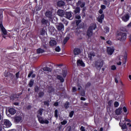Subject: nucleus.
<instances>
[{
  "label": "nucleus",
  "instance_id": "34",
  "mask_svg": "<svg viewBox=\"0 0 131 131\" xmlns=\"http://www.w3.org/2000/svg\"><path fill=\"white\" fill-rule=\"evenodd\" d=\"M34 81L32 80H31L29 83V85L30 88H32V85H33V83H34Z\"/></svg>",
  "mask_w": 131,
  "mask_h": 131
},
{
  "label": "nucleus",
  "instance_id": "41",
  "mask_svg": "<svg viewBox=\"0 0 131 131\" xmlns=\"http://www.w3.org/2000/svg\"><path fill=\"white\" fill-rule=\"evenodd\" d=\"M33 74V71L30 72L28 75V77H29V78L31 77V76H32Z\"/></svg>",
  "mask_w": 131,
  "mask_h": 131
},
{
  "label": "nucleus",
  "instance_id": "5",
  "mask_svg": "<svg viewBox=\"0 0 131 131\" xmlns=\"http://www.w3.org/2000/svg\"><path fill=\"white\" fill-rule=\"evenodd\" d=\"M3 122L4 127H11L12 126V123L8 119L4 120Z\"/></svg>",
  "mask_w": 131,
  "mask_h": 131
},
{
  "label": "nucleus",
  "instance_id": "9",
  "mask_svg": "<svg viewBox=\"0 0 131 131\" xmlns=\"http://www.w3.org/2000/svg\"><path fill=\"white\" fill-rule=\"evenodd\" d=\"M76 6L77 7H79L80 8H84V6H85V3L81 1H78V2L76 3Z\"/></svg>",
  "mask_w": 131,
  "mask_h": 131
},
{
  "label": "nucleus",
  "instance_id": "38",
  "mask_svg": "<svg viewBox=\"0 0 131 131\" xmlns=\"http://www.w3.org/2000/svg\"><path fill=\"white\" fill-rule=\"evenodd\" d=\"M104 32L105 33H108V32H109V28L108 27H105L104 29Z\"/></svg>",
  "mask_w": 131,
  "mask_h": 131
},
{
  "label": "nucleus",
  "instance_id": "29",
  "mask_svg": "<svg viewBox=\"0 0 131 131\" xmlns=\"http://www.w3.org/2000/svg\"><path fill=\"white\" fill-rule=\"evenodd\" d=\"M43 71H48V72H51L52 71V70L51 68H48L47 67H45L43 68Z\"/></svg>",
  "mask_w": 131,
  "mask_h": 131
},
{
  "label": "nucleus",
  "instance_id": "11",
  "mask_svg": "<svg viewBox=\"0 0 131 131\" xmlns=\"http://www.w3.org/2000/svg\"><path fill=\"white\" fill-rule=\"evenodd\" d=\"M107 53L110 56H111L114 53V49L111 47L107 48Z\"/></svg>",
  "mask_w": 131,
  "mask_h": 131
},
{
  "label": "nucleus",
  "instance_id": "50",
  "mask_svg": "<svg viewBox=\"0 0 131 131\" xmlns=\"http://www.w3.org/2000/svg\"><path fill=\"white\" fill-rule=\"evenodd\" d=\"M77 91V89L75 87H73L72 88V92L73 93H75Z\"/></svg>",
  "mask_w": 131,
  "mask_h": 131
},
{
  "label": "nucleus",
  "instance_id": "8",
  "mask_svg": "<svg viewBox=\"0 0 131 131\" xmlns=\"http://www.w3.org/2000/svg\"><path fill=\"white\" fill-rule=\"evenodd\" d=\"M64 17L69 20H72V19H73V17H72V14L70 12H66L64 13Z\"/></svg>",
  "mask_w": 131,
  "mask_h": 131
},
{
  "label": "nucleus",
  "instance_id": "42",
  "mask_svg": "<svg viewBox=\"0 0 131 131\" xmlns=\"http://www.w3.org/2000/svg\"><path fill=\"white\" fill-rule=\"evenodd\" d=\"M55 51H56V52H60V51H61V48H60V47L59 46H57L55 48Z\"/></svg>",
  "mask_w": 131,
  "mask_h": 131
},
{
  "label": "nucleus",
  "instance_id": "2",
  "mask_svg": "<svg viewBox=\"0 0 131 131\" xmlns=\"http://www.w3.org/2000/svg\"><path fill=\"white\" fill-rule=\"evenodd\" d=\"M117 38L120 41H124L126 39V33L123 32H120L118 33Z\"/></svg>",
  "mask_w": 131,
  "mask_h": 131
},
{
  "label": "nucleus",
  "instance_id": "3",
  "mask_svg": "<svg viewBox=\"0 0 131 131\" xmlns=\"http://www.w3.org/2000/svg\"><path fill=\"white\" fill-rule=\"evenodd\" d=\"M96 27L97 26L95 25V24H92L91 25L87 32V35L89 36V37H91V36L93 35V30H95Z\"/></svg>",
  "mask_w": 131,
  "mask_h": 131
},
{
  "label": "nucleus",
  "instance_id": "56",
  "mask_svg": "<svg viewBox=\"0 0 131 131\" xmlns=\"http://www.w3.org/2000/svg\"><path fill=\"white\" fill-rule=\"evenodd\" d=\"M84 95H85V93H84V91H82L81 93V96H84Z\"/></svg>",
  "mask_w": 131,
  "mask_h": 131
},
{
  "label": "nucleus",
  "instance_id": "35",
  "mask_svg": "<svg viewBox=\"0 0 131 131\" xmlns=\"http://www.w3.org/2000/svg\"><path fill=\"white\" fill-rule=\"evenodd\" d=\"M45 95V93L41 92L38 94V96L40 98H42V97H43V96Z\"/></svg>",
  "mask_w": 131,
  "mask_h": 131
},
{
  "label": "nucleus",
  "instance_id": "64",
  "mask_svg": "<svg viewBox=\"0 0 131 131\" xmlns=\"http://www.w3.org/2000/svg\"><path fill=\"white\" fill-rule=\"evenodd\" d=\"M80 99L81 101H85V98L84 97H81Z\"/></svg>",
  "mask_w": 131,
  "mask_h": 131
},
{
  "label": "nucleus",
  "instance_id": "55",
  "mask_svg": "<svg viewBox=\"0 0 131 131\" xmlns=\"http://www.w3.org/2000/svg\"><path fill=\"white\" fill-rule=\"evenodd\" d=\"M19 72L16 73V78H19Z\"/></svg>",
  "mask_w": 131,
  "mask_h": 131
},
{
  "label": "nucleus",
  "instance_id": "46",
  "mask_svg": "<svg viewBox=\"0 0 131 131\" xmlns=\"http://www.w3.org/2000/svg\"><path fill=\"white\" fill-rule=\"evenodd\" d=\"M112 104H113V101L110 100L108 102V106H112Z\"/></svg>",
  "mask_w": 131,
  "mask_h": 131
},
{
  "label": "nucleus",
  "instance_id": "7",
  "mask_svg": "<svg viewBox=\"0 0 131 131\" xmlns=\"http://www.w3.org/2000/svg\"><path fill=\"white\" fill-rule=\"evenodd\" d=\"M38 119L40 123H41L42 124L45 123L46 124H49V120L43 119L41 117H39Z\"/></svg>",
  "mask_w": 131,
  "mask_h": 131
},
{
  "label": "nucleus",
  "instance_id": "63",
  "mask_svg": "<svg viewBox=\"0 0 131 131\" xmlns=\"http://www.w3.org/2000/svg\"><path fill=\"white\" fill-rule=\"evenodd\" d=\"M82 17H85V12H82Z\"/></svg>",
  "mask_w": 131,
  "mask_h": 131
},
{
  "label": "nucleus",
  "instance_id": "48",
  "mask_svg": "<svg viewBox=\"0 0 131 131\" xmlns=\"http://www.w3.org/2000/svg\"><path fill=\"white\" fill-rule=\"evenodd\" d=\"M123 110L124 113H126V112H127V108H126V107H125V106H124L123 107Z\"/></svg>",
  "mask_w": 131,
  "mask_h": 131
},
{
  "label": "nucleus",
  "instance_id": "20",
  "mask_svg": "<svg viewBox=\"0 0 131 131\" xmlns=\"http://www.w3.org/2000/svg\"><path fill=\"white\" fill-rule=\"evenodd\" d=\"M74 55H79L80 54V49L78 48H76L74 50Z\"/></svg>",
  "mask_w": 131,
  "mask_h": 131
},
{
  "label": "nucleus",
  "instance_id": "1",
  "mask_svg": "<svg viewBox=\"0 0 131 131\" xmlns=\"http://www.w3.org/2000/svg\"><path fill=\"white\" fill-rule=\"evenodd\" d=\"M3 18H4V16L3 15L2 13H0V29L1 30L2 34L3 35V37L6 38V36L5 35L8 36L9 34H8L7 30L6 29H5V27H4V26L3 25Z\"/></svg>",
  "mask_w": 131,
  "mask_h": 131
},
{
  "label": "nucleus",
  "instance_id": "14",
  "mask_svg": "<svg viewBox=\"0 0 131 131\" xmlns=\"http://www.w3.org/2000/svg\"><path fill=\"white\" fill-rule=\"evenodd\" d=\"M123 112L122 107H119L115 110L116 115H120Z\"/></svg>",
  "mask_w": 131,
  "mask_h": 131
},
{
  "label": "nucleus",
  "instance_id": "4",
  "mask_svg": "<svg viewBox=\"0 0 131 131\" xmlns=\"http://www.w3.org/2000/svg\"><path fill=\"white\" fill-rule=\"evenodd\" d=\"M104 64V61L102 59H99L95 63V66L96 68H102Z\"/></svg>",
  "mask_w": 131,
  "mask_h": 131
},
{
  "label": "nucleus",
  "instance_id": "31",
  "mask_svg": "<svg viewBox=\"0 0 131 131\" xmlns=\"http://www.w3.org/2000/svg\"><path fill=\"white\" fill-rule=\"evenodd\" d=\"M37 54H41L42 53H45V50L40 48H39L37 50Z\"/></svg>",
  "mask_w": 131,
  "mask_h": 131
},
{
  "label": "nucleus",
  "instance_id": "13",
  "mask_svg": "<svg viewBox=\"0 0 131 131\" xmlns=\"http://www.w3.org/2000/svg\"><path fill=\"white\" fill-rule=\"evenodd\" d=\"M22 121V117L21 116H16L14 117V122L15 123H19Z\"/></svg>",
  "mask_w": 131,
  "mask_h": 131
},
{
  "label": "nucleus",
  "instance_id": "16",
  "mask_svg": "<svg viewBox=\"0 0 131 131\" xmlns=\"http://www.w3.org/2000/svg\"><path fill=\"white\" fill-rule=\"evenodd\" d=\"M49 45L51 47H55L57 45V41L55 39H52L50 41Z\"/></svg>",
  "mask_w": 131,
  "mask_h": 131
},
{
  "label": "nucleus",
  "instance_id": "24",
  "mask_svg": "<svg viewBox=\"0 0 131 131\" xmlns=\"http://www.w3.org/2000/svg\"><path fill=\"white\" fill-rule=\"evenodd\" d=\"M43 112V109L42 108H40V110H39V111H38V119L39 117H40V116H41L42 115V113Z\"/></svg>",
  "mask_w": 131,
  "mask_h": 131
},
{
  "label": "nucleus",
  "instance_id": "28",
  "mask_svg": "<svg viewBox=\"0 0 131 131\" xmlns=\"http://www.w3.org/2000/svg\"><path fill=\"white\" fill-rule=\"evenodd\" d=\"M60 20L61 22H63V23H64V24L66 25H68V21L66 20L65 18H63V16L60 18Z\"/></svg>",
  "mask_w": 131,
  "mask_h": 131
},
{
  "label": "nucleus",
  "instance_id": "59",
  "mask_svg": "<svg viewBox=\"0 0 131 131\" xmlns=\"http://www.w3.org/2000/svg\"><path fill=\"white\" fill-rule=\"evenodd\" d=\"M85 7H83V9H82V13H85Z\"/></svg>",
  "mask_w": 131,
  "mask_h": 131
},
{
  "label": "nucleus",
  "instance_id": "47",
  "mask_svg": "<svg viewBox=\"0 0 131 131\" xmlns=\"http://www.w3.org/2000/svg\"><path fill=\"white\" fill-rule=\"evenodd\" d=\"M61 123L62 125H65L67 123V121L63 120L62 122H61Z\"/></svg>",
  "mask_w": 131,
  "mask_h": 131
},
{
  "label": "nucleus",
  "instance_id": "53",
  "mask_svg": "<svg viewBox=\"0 0 131 131\" xmlns=\"http://www.w3.org/2000/svg\"><path fill=\"white\" fill-rule=\"evenodd\" d=\"M106 43H107V45H112V42L111 40H107L106 41Z\"/></svg>",
  "mask_w": 131,
  "mask_h": 131
},
{
  "label": "nucleus",
  "instance_id": "58",
  "mask_svg": "<svg viewBox=\"0 0 131 131\" xmlns=\"http://www.w3.org/2000/svg\"><path fill=\"white\" fill-rule=\"evenodd\" d=\"M124 119H125V121H127V122H130V119H126L125 118H124Z\"/></svg>",
  "mask_w": 131,
  "mask_h": 131
},
{
  "label": "nucleus",
  "instance_id": "40",
  "mask_svg": "<svg viewBox=\"0 0 131 131\" xmlns=\"http://www.w3.org/2000/svg\"><path fill=\"white\" fill-rule=\"evenodd\" d=\"M55 117L56 118H58V110H56L54 112Z\"/></svg>",
  "mask_w": 131,
  "mask_h": 131
},
{
  "label": "nucleus",
  "instance_id": "49",
  "mask_svg": "<svg viewBox=\"0 0 131 131\" xmlns=\"http://www.w3.org/2000/svg\"><path fill=\"white\" fill-rule=\"evenodd\" d=\"M80 22H81V20L80 19H78V20H76V25L78 26L79 25V23H80Z\"/></svg>",
  "mask_w": 131,
  "mask_h": 131
},
{
  "label": "nucleus",
  "instance_id": "36",
  "mask_svg": "<svg viewBox=\"0 0 131 131\" xmlns=\"http://www.w3.org/2000/svg\"><path fill=\"white\" fill-rule=\"evenodd\" d=\"M53 92H54V89H53V88L50 87L49 88V90H48V93H53Z\"/></svg>",
  "mask_w": 131,
  "mask_h": 131
},
{
  "label": "nucleus",
  "instance_id": "18",
  "mask_svg": "<svg viewBox=\"0 0 131 131\" xmlns=\"http://www.w3.org/2000/svg\"><path fill=\"white\" fill-rule=\"evenodd\" d=\"M45 16H46V17L48 18H50V19H52L53 18V15L52 14L51 11H47L45 13Z\"/></svg>",
  "mask_w": 131,
  "mask_h": 131
},
{
  "label": "nucleus",
  "instance_id": "44",
  "mask_svg": "<svg viewBox=\"0 0 131 131\" xmlns=\"http://www.w3.org/2000/svg\"><path fill=\"white\" fill-rule=\"evenodd\" d=\"M111 70H116V66L115 65H113L111 67Z\"/></svg>",
  "mask_w": 131,
  "mask_h": 131
},
{
  "label": "nucleus",
  "instance_id": "61",
  "mask_svg": "<svg viewBox=\"0 0 131 131\" xmlns=\"http://www.w3.org/2000/svg\"><path fill=\"white\" fill-rule=\"evenodd\" d=\"M44 104L45 105H47V106H49V102L48 101H45Z\"/></svg>",
  "mask_w": 131,
  "mask_h": 131
},
{
  "label": "nucleus",
  "instance_id": "6",
  "mask_svg": "<svg viewBox=\"0 0 131 131\" xmlns=\"http://www.w3.org/2000/svg\"><path fill=\"white\" fill-rule=\"evenodd\" d=\"M127 58V54L125 53L124 55H121L119 57V61H122L123 64L126 63V59Z\"/></svg>",
  "mask_w": 131,
  "mask_h": 131
},
{
  "label": "nucleus",
  "instance_id": "17",
  "mask_svg": "<svg viewBox=\"0 0 131 131\" xmlns=\"http://www.w3.org/2000/svg\"><path fill=\"white\" fill-rule=\"evenodd\" d=\"M57 28L59 31L64 30V25L62 23H59L57 26Z\"/></svg>",
  "mask_w": 131,
  "mask_h": 131
},
{
  "label": "nucleus",
  "instance_id": "45",
  "mask_svg": "<svg viewBox=\"0 0 131 131\" xmlns=\"http://www.w3.org/2000/svg\"><path fill=\"white\" fill-rule=\"evenodd\" d=\"M103 3H104V5H107L108 6H109V5H110V3L106 0L103 1Z\"/></svg>",
  "mask_w": 131,
  "mask_h": 131
},
{
  "label": "nucleus",
  "instance_id": "54",
  "mask_svg": "<svg viewBox=\"0 0 131 131\" xmlns=\"http://www.w3.org/2000/svg\"><path fill=\"white\" fill-rule=\"evenodd\" d=\"M101 8L102 10H105V9H106V6L105 5H101Z\"/></svg>",
  "mask_w": 131,
  "mask_h": 131
},
{
  "label": "nucleus",
  "instance_id": "60",
  "mask_svg": "<svg viewBox=\"0 0 131 131\" xmlns=\"http://www.w3.org/2000/svg\"><path fill=\"white\" fill-rule=\"evenodd\" d=\"M99 14H103V10L102 9H100L99 11Z\"/></svg>",
  "mask_w": 131,
  "mask_h": 131
},
{
  "label": "nucleus",
  "instance_id": "43",
  "mask_svg": "<svg viewBox=\"0 0 131 131\" xmlns=\"http://www.w3.org/2000/svg\"><path fill=\"white\" fill-rule=\"evenodd\" d=\"M114 106L115 107H118V106H119V103L117 101L115 102Z\"/></svg>",
  "mask_w": 131,
  "mask_h": 131
},
{
  "label": "nucleus",
  "instance_id": "21",
  "mask_svg": "<svg viewBox=\"0 0 131 131\" xmlns=\"http://www.w3.org/2000/svg\"><path fill=\"white\" fill-rule=\"evenodd\" d=\"M9 112L11 114V115H14L16 113V110L13 108H9Z\"/></svg>",
  "mask_w": 131,
  "mask_h": 131
},
{
  "label": "nucleus",
  "instance_id": "30",
  "mask_svg": "<svg viewBox=\"0 0 131 131\" xmlns=\"http://www.w3.org/2000/svg\"><path fill=\"white\" fill-rule=\"evenodd\" d=\"M57 79L60 80L61 82H64V78H63V77L61 75L57 76Z\"/></svg>",
  "mask_w": 131,
  "mask_h": 131
},
{
  "label": "nucleus",
  "instance_id": "12",
  "mask_svg": "<svg viewBox=\"0 0 131 131\" xmlns=\"http://www.w3.org/2000/svg\"><path fill=\"white\" fill-rule=\"evenodd\" d=\"M77 66H81V67H85V64H84V62L80 59H78L77 61Z\"/></svg>",
  "mask_w": 131,
  "mask_h": 131
},
{
  "label": "nucleus",
  "instance_id": "37",
  "mask_svg": "<svg viewBox=\"0 0 131 131\" xmlns=\"http://www.w3.org/2000/svg\"><path fill=\"white\" fill-rule=\"evenodd\" d=\"M74 114V111H71V112L70 113V114H69V116H70V117H71V118L73 117Z\"/></svg>",
  "mask_w": 131,
  "mask_h": 131
},
{
  "label": "nucleus",
  "instance_id": "23",
  "mask_svg": "<svg viewBox=\"0 0 131 131\" xmlns=\"http://www.w3.org/2000/svg\"><path fill=\"white\" fill-rule=\"evenodd\" d=\"M96 55L95 54V53L94 52H91L88 54V57L90 59V60H92L93 59V57H95Z\"/></svg>",
  "mask_w": 131,
  "mask_h": 131
},
{
  "label": "nucleus",
  "instance_id": "62",
  "mask_svg": "<svg viewBox=\"0 0 131 131\" xmlns=\"http://www.w3.org/2000/svg\"><path fill=\"white\" fill-rule=\"evenodd\" d=\"M35 76H36L35 74H32L31 77H32V78H34V77H35Z\"/></svg>",
  "mask_w": 131,
  "mask_h": 131
},
{
  "label": "nucleus",
  "instance_id": "25",
  "mask_svg": "<svg viewBox=\"0 0 131 131\" xmlns=\"http://www.w3.org/2000/svg\"><path fill=\"white\" fill-rule=\"evenodd\" d=\"M41 22L43 25H47L49 23V20L46 19L45 18H42Z\"/></svg>",
  "mask_w": 131,
  "mask_h": 131
},
{
  "label": "nucleus",
  "instance_id": "27",
  "mask_svg": "<svg viewBox=\"0 0 131 131\" xmlns=\"http://www.w3.org/2000/svg\"><path fill=\"white\" fill-rule=\"evenodd\" d=\"M119 124L121 126L122 129H126V128H127L126 127V124H125V123H121V122H120Z\"/></svg>",
  "mask_w": 131,
  "mask_h": 131
},
{
  "label": "nucleus",
  "instance_id": "57",
  "mask_svg": "<svg viewBox=\"0 0 131 131\" xmlns=\"http://www.w3.org/2000/svg\"><path fill=\"white\" fill-rule=\"evenodd\" d=\"M78 86V91H80L81 90V86L79 85H77Z\"/></svg>",
  "mask_w": 131,
  "mask_h": 131
},
{
  "label": "nucleus",
  "instance_id": "39",
  "mask_svg": "<svg viewBox=\"0 0 131 131\" xmlns=\"http://www.w3.org/2000/svg\"><path fill=\"white\" fill-rule=\"evenodd\" d=\"M64 107L66 109H68V108H69V103L66 102L64 104Z\"/></svg>",
  "mask_w": 131,
  "mask_h": 131
},
{
  "label": "nucleus",
  "instance_id": "26",
  "mask_svg": "<svg viewBox=\"0 0 131 131\" xmlns=\"http://www.w3.org/2000/svg\"><path fill=\"white\" fill-rule=\"evenodd\" d=\"M74 13H75V14H79L80 13V8L76 7L74 10Z\"/></svg>",
  "mask_w": 131,
  "mask_h": 131
},
{
  "label": "nucleus",
  "instance_id": "33",
  "mask_svg": "<svg viewBox=\"0 0 131 131\" xmlns=\"http://www.w3.org/2000/svg\"><path fill=\"white\" fill-rule=\"evenodd\" d=\"M69 37H66L63 40V45H66V42L69 40Z\"/></svg>",
  "mask_w": 131,
  "mask_h": 131
},
{
  "label": "nucleus",
  "instance_id": "22",
  "mask_svg": "<svg viewBox=\"0 0 131 131\" xmlns=\"http://www.w3.org/2000/svg\"><path fill=\"white\" fill-rule=\"evenodd\" d=\"M57 5L58 7H63L65 5V3L62 1H60L57 3Z\"/></svg>",
  "mask_w": 131,
  "mask_h": 131
},
{
  "label": "nucleus",
  "instance_id": "32",
  "mask_svg": "<svg viewBox=\"0 0 131 131\" xmlns=\"http://www.w3.org/2000/svg\"><path fill=\"white\" fill-rule=\"evenodd\" d=\"M46 31L45 30V29H42L41 31H40V35H42L43 36L45 34H46Z\"/></svg>",
  "mask_w": 131,
  "mask_h": 131
},
{
  "label": "nucleus",
  "instance_id": "19",
  "mask_svg": "<svg viewBox=\"0 0 131 131\" xmlns=\"http://www.w3.org/2000/svg\"><path fill=\"white\" fill-rule=\"evenodd\" d=\"M104 14H101L98 17V21L99 23H102L103 22V20H104Z\"/></svg>",
  "mask_w": 131,
  "mask_h": 131
},
{
  "label": "nucleus",
  "instance_id": "51",
  "mask_svg": "<svg viewBox=\"0 0 131 131\" xmlns=\"http://www.w3.org/2000/svg\"><path fill=\"white\" fill-rule=\"evenodd\" d=\"M81 17L79 15H77L76 16V19H78V20H80Z\"/></svg>",
  "mask_w": 131,
  "mask_h": 131
},
{
  "label": "nucleus",
  "instance_id": "52",
  "mask_svg": "<svg viewBox=\"0 0 131 131\" xmlns=\"http://www.w3.org/2000/svg\"><path fill=\"white\" fill-rule=\"evenodd\" d=\"M80 130L81 131H85V128L84 127H83V126H82L80 127Z\"/></svg>",
  "mask_w": 131,
  "mask_h": 131
},
{
  "label": "nucleus",
  "instance_id": "15",
  "mask_svg": "<svg viewBox=\"0 0 131 131\" xmlns=\"http://www.w3.org/2000/svg\"><path fill=\"white\" fill-rule=\"evenodd\" d=\"M57 14L62 17L63 16H65V12L62 10H58L57 11Z\"/></svg>",
  "mask_w": 131,
  "mask_h": 131
},
{
  "label": "nucleus",
  "instance_id": "10",
  "mask_svg": "<svg viewBox=\"0 0 131 131\" xmlns=\"http://www.w3.org/2000/svg\"><path fill=\"white\" fill-rule=\"evenodd\" d=\"M121 19L124 22H127V21L129 20V15L127 14H126L121 17Z\"/></svg>",
  "mask_w": 131,
  "mask_h": 131
}]
</instances>
